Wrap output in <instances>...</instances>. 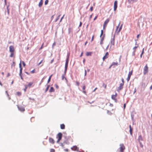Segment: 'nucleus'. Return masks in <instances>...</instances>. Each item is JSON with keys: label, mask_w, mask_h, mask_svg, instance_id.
<instances>
[{"label": "nucleus", "mask_w": 152, "mask_h": 152, "mask_svg": "<svg viewBox=\"0 0 152 152\" xmlns=\"http://www.w3.org/2000/svg\"><path fill=\"white\" fill-rule=\"evenodd\" d=\"M64 137L65 138V140L64 141V143L67 144H69L70 142H73V139L72 138L71 136H65Z\"/></svg>", "instance_id": "obj_1"}, {"label": "nucleus", "mask_w": 152, "mask_h": 152, "mask_svg": "<svg viewBox=\"0 0 152 152\" xmlns=\"http://www.w3.org/2000/svg\"><path fill=\"white\" fill-rule=\"evenodd\" d=\"M138 140L139 142L140 147L142 148L143 147V145L142 144V143L141 141H143V138L142 137V135H140L139 136L138 139Z\"/></svg>", "instance_id": "obj_2"}, {"label": "nucleus", "mask_w": 152, "mask_h": 152, "mask_svg": "<svg viewBox=\"0 0 152 152\" xmlns=\"http://www.w3.org/2000/svg\"><path fill=\"white\" fill-rule=\"evenodd\" d=\"M71 149L73 151H77L78 152H84V151H79V148L76 146L75 145L71 148Z\"/></svg>", "instance_id": "obj_3"}, {"label": "nucleus", "mask_w": 152, "mask_h": 152, "mask_svg": "<svg viewBox=\"0 0 152 152\" xmlns=\"http://www.w3.org/2000/svg\"><path fill=\"white\" fill-rule=\"evenodd\" d=\"M105 37V34H103V30H101V33L100 35V37L101 38V40L103 41L104 40V38Z\"/></svg>", "instance_id": "obj_4"}, {"label": "nucleus", "mask_w": 152, "mask_h": 152, "mask_svg": "<svg viewBox=\"0 0 152 152\" xmlns=\"http://www.w3.org/2000/svg\"><path fill=\"white\" fill-rule=\"evenodd\" d=\"M20 72L19 74V75L21 79L23 80V75H22V70H23V68L21 67L20 68Z\"/></svg>", "instance_id": "obj_5"}, {"label": "nucleus", "mask_w": 152, "mask_h": 152, "mask_svg": "<svg viewBox=\"0 0 152 152\" xmlns=\"http://www.w3.org/2000/svg\"><path fill=\"white\" fill-rule=\"evenodd\" d=\"M17 107L18 110L21 112H23L25 111V109L23 106L18 105Z\"/></svg>", "instance_id": "obj_6"}, {"label": "nucleus", "mask_w": 152, "mask_h": 152, "mask_svg": "<svg viewBox=\"0 0 152 152\" xmlns=\"http://www.w3.org/2000/svg\"><path fill=\"white\" fill-rule=\"evenodd\" d=\"M148 72V67L147 64L144 67V68L143 74L144 75H145Z\"/></svg>", "instance_id": "obj_7"}, {"label": "nucleus", "mask_w": 152, "mask_h": 152, "mask_svg": "<svg viewBox=\"0 0 152 152\" xmlns=\"http://www.w3.org/2000/svg\"><path fill=\"white\" fill-rule=\"evenodd\" d=\"M120 147L119 148L121 152H123L125 149V147L123 144H120Z\"/></svg>", "instance_id": "obj_8"}, {"label": "nucleus", "mask_w": 152, "mask_h": 152, "mask_svg": "<svg viewBox=\"0 0 152 152\" xmlns=\"http://www.w3.org/2000/svg\"><path fill=\"white\" fill-rule=\"evenodd\" d=\"M132 72H133V70H132L131 71H129V73L128 77H127V78H126V80L128 82L129 81V80L130 79L131 75H132Z\"/></svg>", "instance_id": "obj_9"}, {"label": "nucleus", "mask_w": 152, "mask_h": 152, "mask_svg": "<svg viewBox=\"0 0 152 152\" xmlns=\"http://www.w3.org/2000/svg\"><path fill=\"white\" fill-rule=\"evenodd\" d=\"M118 2L116 0L114 2V11H115L117 8Z\"/></svg>", "instance_id": "obj_10"}, {"label": "nucleus", "mask_w": 152, "mask_h": 152, "mask_svg": "<svg viewBox=\"0 0 152 152\" xmlns=\"http://www.w3.org/2000/svg\"><path fill=\"white\" fill-rule=\"evenodd\" d=\"M124 84L121 83L120 84V86L117 88V91L118 92L120 90L122 89L123 88Z\"/></svg>", "instance_id": "obj_11"}, {"label": "nucleus", "mask_w": 152, "mask_h": 152, "mask_svg": "<svg viewBox=\"0 0 152 152\" xmlns=\"http://www.w3.org/2000/svg\"><path fill=\"white\" fill-rule=\"evenodd\" d=\"M62 137V134L61 132H59L56 136V138L61 140Z\"/></svg>", "instance_id": "obj_12"}, {"label": "nucleus", "mask_w": 152, "mask_h": 152, "mask_svg": "<svg viewBox=\"0 0 152 152\" xmlns=\"http://www.w3.org/2000/svg\"><path fill=\"white\" fill-rule=\"evenodd\" d=\"M9 51L10 53H14L15 50L13 46H10L9 47Z\"/></svg>", "instance_id": "obj_13"}, {"label": "nucleus", "mask_w": 152, "mask_h": 152, "mask_svg": "<svg viewBox=\"0 0 152 152\" xmlns=\"http://www.w3.org/2000/svg\"><path fill=\"white\" fill-rule=\"evenodd\" d=\"M109 56V53L108 52H107L105 55L103 56L102 58V59L103 61H104L105 59H107L108 57Z\"/></svg>", "instance_id": "obj_14"}, {"label": "nucleus", "mask_w": 152, "mask_h": 152, "mask_svg": "<svg viewBox=\"0 0 152 152\" xmlns=\"http://www.w3.org/2000/svg\"><path fill=\"white\" fill-rule=\"evenodd\" d=\"M69 55L70 53H67L66 56V60L65 63L68 64Z\"/></svg>", "instance_id": "obj_15"}, {"label": "nucleus", "mask_w": 152, "mask_h": 152, "mask_svg": "<svg viewBox=\"0 0 152 152\" xmlns=\"http://www.w3.org/2000/svg\"><path fill=\"white\" fill-rule=\"evenodd\" d=\"M49 142L50 143L53 144L55 142V141L53 138L51 137H49Z\"/></svg>", "instance_id": "obj_16"}, {"label": "nucleus", "mask_w": 152, "mask_h": 152, "mask_svg": "<svg viewBox=\"0 0 152 152\" xmlns=\"http://www.w3.org/2000/svg\"><path fill=\"white\" fill-rule=\"evenodd\" d=\"M10 7V4H8L7 7V14L8 15H10V8H9Z\"/></svg>", "instance_id": "obj_17"}, {"label": "nucleus", "mask_w": 152, "mask_h": 152, "mask_svg": "<svg viewBox=\"0 0 152 152\" xmlns=\"http://www.w3.org/2000/svg\"><path fill=\"white\" fill-rule=\"evenodd\" d=\"M137 0H128V2L129 4H133L134 2H137Z\"/></svg>", "instance_id": "obj_18"}, {"label": "nucleus", "mask_w": 152, "mask_h": 152, "mask_svg": "<svg viewBox=\"0 0 152 152\" xmlns=\"http://www.w3.org/2000/svg\"><path fill=\"white\" fill-rule=\"evenodd\" d=\"M122 26H123V24H121V25L120 27L119 28V29L116 32V34H119V32L121 30V29H122Z\"/></svg>", "instance_id": "obj_19"}, {"label": "nucleus", "mask_w": 152, "mask_h": 152, "mask_svg": "<svg viewBox=\"0 0 152 152\" xmlns=\"http://www.w3.org/2000/svg\"><path fill=\"white\" fill-rule=\"evenodd\" d=\"M115 44V40L114 39L112 38L111 39V45H114Z\"/></svg>", "instance_id": "obj_20"}, {"label": "nucleus", "mask_w": 152, "mask_h": 152, "mask_svg": "<svg viewBox=\"0 0 152 152\" xmlns=\"http://www.w3.org/2000/svg\"><path fill=\"white\" fill-rule=\"evenodd\" d=\"M55 91L53 87H51L50 88V89L49 90V92L50 93L54 92Z\"/></svg>", "instance_id": "obj_21"}, {"label": "nucleus", "mask_w": 152, "mask_h": 152, "mask_svg": "<svg viewBox=\"0 0 152 152\" xmlns=\"http://www.w3.org/2000/svg\"><path fill=\"white\" fill-rule=\"evenodd\" d=\"M42 4H43V1H42V0H41L39 4V5H38L39 7H41L42 5Z\"/></svg>", "instance_id": "obj_22"}, {"label": "nucleus", "mask_w": 152, "mask_h": 152, "mask_svg": "<svg viewBox=\"0 0 152 152\" xmlns=\"http://www.w3.org/2000/svg\"><path fill=\"white\" fill-rule=\"evenodd\" d=\"M92 53V52H87L86 54V55L87 56H91Z\"/></svg>", "instance_id": "obj_23"}, {"label": "nucleus", "mask_w": 152, "mask_h": 152, "mask_svg": "<svg viewBox=\"0 0 152 152\" xmlns=\"http://www.w3.org/2000/svg\"><path fill=\"white\" fill-rule=\"evenodd\" d=\"M110 21L109 18L107 19L104 22V24L106 25Z\"/></svg>", "instance_id": "obj_24"}, {"label": "nucleus", "mask_w": 152, "mask_h": 152, "mask_svg": "<svg viewBox=\"0 0 152 152\" xmlns=\"http://www.w3.org/2000/svg\"><path fill=\"white\" fill-rule=\"evenodd\" d=\"M60 128L61 129H64L65 128V125L64 124H62L60 125Z\"/></svg>", "instance_id": "obj_25"}, {"label": "nucleus", "mask_w": 152, "mask_h": 152, "mask_svg": "<svg viewBox=\"0 0 152 152\" xmlns=\"http://www.w3.org/2000/svg\"><path fill=\"white\" fill-rule=\"evenodd\" d=\"M52 75H53L52 74L51 75H50L49 76V78L48 79V82H47V83H48L50 82V81L51 80V77H52Z\"/></svg>", "instance_id": "obj_26"}, {"label": "nucleus", "mask_w": 152, "mask_h": 152, "mask_svg": "<svg viewBox=\"0 0 152 152\" xmlns=\"http://www.w3.org/2000/svg\"><path fill=\"white\" fill-rule=\"evenodd\" d=\"M50 86L49 85H47V87L45 90V93H46L47 91L48 90V89H49Z\"/></svg>", "instance_id": "obj_27"}, {"label": "nucleus", "mask_w": 152, "mask_h": 152, "mask_svg": "<svg viewBox=\"0 0 152 152\" xmlns=\"http://www.w3.org/2000/svg\"><path fill=\"white\" fill-rule=\"evenodd\" d=\"M133 129H129V131L130 134L131 136L132 135V134H133L132 131H133Z\"/></svg>", "instance_id": "obj_28"}, {"label": "nucleus", "mask_w": 152, "mask_h": 152, "mask_svg": "<svg viewBox=\"0 0 152 152\" xmlns=\"http://www.w3.org/2000/svg\"><path fill=\"white\" fill-rule=\"evenodd\" d=\"M68 64H66V63L65 64V67H64V69L67 70V68H68Z\"/></svg>", "instance_id": "obj_29"}, {"label": "nucleus", "mask_w": 152, "mask_h": 152, "mask_svg": "<svg viewBox=\"0 0 152 152\" xmlns=\"http://www.w3.org/2000/svg\"><path fill=\"white\" fill-rule=\"evenodd\" d=\"M112 64H113V66L114 65H115L116 66H118V64L117 62H113L112 63Z\"/></svg>", "instance_id": "obj_30"}, {"label": "nucleus", "mask_w": 152, "mask_h": 152, "mask_svg": "<svg viewBox=\"0 0 152 152\" xmlns=\"http://www.w3.org/2000/svg\"><path fill=\"white\" fill-rule=\"evenodd\" d=\"M33 84V83L32 82H30L29 83L28 85L27 86V87H30Z\"/></svg>", "instance_id": "obj_31"}, {"label": "nucleus", "mask_w": 152, "mask_h": 152, "mask_svg": "<svg viewBox=\"0 0 152 152\" xmlns=\"http://www.w3.org/2000/svg\"><path fill=\"white\" fill-rule=\"evenodd\" d=\"M139 46V45H137V46H135V47H134L133 48V51H136V50H135V49L137 48Z\"/></svg>", "instance_id": "obj_32"}, {"label": "nucleus", "mask_w": 152, "mask_h": 152, "mask_svg": "<svg viewBox=\"0 0 152 152\" xmlns=\"http://www.w3.org/2000/svg\"><path fill=\"white\" fill-rule=\"evenodd\" d=\"M16 93H17V95L18 96H20L21 95V93L20 92H18H18H16Z\"/></svg>", "instance_id": "obj_33"}, {"label": "nucleus", "mask_w": 152, "mask_h": 152, "mask_svg": "<svg viewBox=\"0 0 152 152\" xmlns=\"http://www.w3.org/2000/svg\"><path fill=\"white\" fill-rule=\"evenodd\" d=\"M60 16V15H59L57 17V18H56V20L55 21V22H56L57 21V20L59 19Z\"/></svg>", "instance_id": "obj_34"}, {"label": "nucleus", "mask_w": 152, "mask_h": 152, "mask_svg": "<svg viewBox=\"0 0 152 152\" xmlns=\"http://www.w3.org/2000/svg\"><path fill=\"white\" fill-rule=\"evenodd\" d=\"M66 72H67V70L64 69V73L63 74V75H64V76H65V75H66Z\"/></svg>", "instance_id": "obj_35"}, {"label": "nucleus", "mask_w": 152, "mask_h": 152, "mask_svg": "<svg viewBox=\"0 0 152 152\" xmlns=\"http://www.w3.org/2000/svg\"><path fill=\"white\" fill-rule=\"evenodd\" d=\"M120 25V23L116 27V29L115 33H116V32L118 31V29Z\"/></svg>", "instance_id": "obj_36"}, {"label": "nucleus", "mask_w": 152, "mask_h": 152, "mask_svg": "<svg viewBox=\"0 0 152 152\" xmlns=\"http://www.w3.org/2000/svg\"><path fill=\"white\" fill-rule=\"evenodd\" d=\"M111 98L112 99H113V100H114L116 98V97H115V96H114V95H113L112 96H111Z\"/></svg>", "instance_id": "obj_37"}, {"label": "nucleus", "mask_w": 152, "mask_h": 152, "mask_svg": "<svg viewBox=\"0 0 152 152\" xmlns=\"http://www.w3.org/2000/svg\"><path fill=\"white\" fill-rule=\"evenodd\" d=\"M54 86L56 88L58 89L59 88V86L58 85L56 84H55L54 85Z\"/></svg>", "instance_id": "obj_38"}, {"label": "nucleus", "mask_w": 152, "mask_h": 152, "mask_svg": "<svg viewBox=\"0 0 152 152\" xmlns=\"http://www.w3.org/2000/svg\"><path fill=\"white\" fill-rule=\"evenodd\" d=\"M102 86L103 87H104L105 89L106 88L107 85L106 84H105L104 83H103Z\"/></svg>", "instance_id": "obj_39"}, {"label": "nucleus", "mask_w": 152, "mask_h": 152, "mask_svg": "<svg viewBox=\"0 0 152 152\" xmlns=\"http://www.w3.org/2000/svg\"><path fill=\"white\" fill-rule=\"evenodd\" d=\"M68 34H69L70 33V32H71V28L70 27H69V28L68 29Z\"/></svg>", "instance_id": "obj_40"}, {"label": "nucleus", "mask_w": 152, "mask_h": 152, "mask_svg": "<svg viewBox=\"0 0 152 152\" xmlns=\"http://www.w3.org/2000/svg\"><path fill=\"white\" fill-rule=\"evenodd\" d=\"M48 0H46L45 2V4L46 5L48 4Z\"/></svg>", "instance_id": "obj_41"}, {"label": "nucleus", "mask_w": 152, "mask_h": 152, "mask_svg": "<svg viewBox=\"0 0 152 152\" xmlns=\"http://www.w3.org/2000/svg\"><path fill=\"white\" fill-rule=\"evenodd\" d=\"M14 54V53H11V54L10 55V57H13Z\"/></svg>", "instance_id": "obj_42"}, {"label": "nucleus", "mask_w": 152, "mask_h": 152, "mask_svg": "<svg viewBox=\"0 0 152 152\" xmlns=\"http://www.w3.org/2000/svg\"><path fill=\"white\" fill-rule=\"evenodd\" d=\"M15 66V63L14 61H13L12 64L11 65V67H12V66Z\"/></svg>", "instance_id": "obj_43"}, {"label": "nucleus", "mask_w": 152, "mask_h": 152, "mask_svg": "<svg viewBox=\"0 0 152 152\" xmlns=\"http://www.w3.org/2000/svg\"><path fill=\"white\" fill-rule=\"evenodd\" d=\"M55 150L54 149H50V152H55Z\"/></svg>", "instance_id": "obj_44"}, {"label": "nucleus", "mask_w": 152, "mask_h": 152, "mask_svg": "<svg viewBox=\"0 0 152 152\" xmlns=\"http://www.w3.org/2000/svg\"><path fill=\"white\" fill-rule=\"evenodd\" d=\"M76 85L77 86H79V84H80V83L77 81H76Z\"/></svg>", "instance_id": "obj_45"}, {"label": "nucleus", "mask_w": 152, "mask_h": 152, "mask_svg": "<svg viewBox=\"0 0 152 152\" xmlns=\"http://www.w3.org/2000/svg\"><path fill=\"white\" fill-rule=\"evenodd\" d=\"M144 52L143 51H142L140 55V58H142V56L143 55V54L144 53Z\"/></svg>", "instance_id": "obj_46"}, {"label": "nucleus", "mask_w": 152, "mask_h": 152, "mask_svg": "<svg viewBox=\"0 0 152 152\" xmlns=\"http://www.w3.org/2000/svg\"><path fill=\"white\" fill-rule=\"evenodd\" d=\"M27 87H28L27 86H26H26H25V88H24V91L25 92H26V90L27 89Z\"/></svg>", "instance_id": "obj_47"}, {"label": "nucleus", "mask_w": 152, "mask_h": 152, "mask_svg": "<svg viewBox=\"0 0 152 152\" xmlns=\"http://www.w3.org/2000/svg\"><path fill=\"white\" fill-rule=\"evenodd\" d=\"M121 81H122V83H122L124 84V79L123 78H122L121 79Z\"/></svg>", "instance_id": "obj_48"}, {"label": "nucleus", "mask_w": 152, "mask_h": 152, "mask_svg": "<svg viewBox=\"0 0 152 152\" xmlns=\"http://www.w3.org/2000/svg\"><path fill=\"white\" fill-rule=\"evenodd\" d=\"M65 77L64 76V75H62L61 79L62 80H63Z\"/></svg>", "instance_id": "obj_49"}, {"label": "nucleus", "mask_w": 152, "mask_h": 152, "mask_svg": "<svg viewBox=\"0 0 152 152\" xmlns=\"http://www.w3.org/2000/svg\"><path fill=\"white\" fill-rule=\"evenodd\" d=\"M35 69H34L32 71H31V73H34L35 72Z\"/></svg>", "instance_id": "obj_50"}, {"label": "nucleus", "mask_w": 152, "mask_h": 152, "mask_svg": "<svg viewBox=\"0 0 152 152\" xmlns=\"http://www.w3.org/2000/svg\"><path fill=\"white\" fill-rule=\"evenodd\" d=\"M22 64H23V66H26V64L24 61H22Z\"/></svg>", "instance_id": "obj_51"}, {"label": "nucleus", "mask_w": 152, "mask_h": 152, "mask_svg": "<svg viewBox=\"0 0 152 152\" xmlns=\"http://www.w3.org/2000/svg\"><path fill=\"white\" fill-rule=\"evenodd\" d=\"M19 68H21V67H22V65H21V61H20V62L19 64Z\"/></svg>", "instance_id": "obj_52"}, {"label": "nucleus", "mask_w": 152, "mask_h": 152, "mask_svg": "<svg viewBox=\"0 0 152 152\" xmlns=\"http://www.w3.org/2000/svg\"><path fill=\"white\" fill-rule=\"evenodd\" d=\"M90 10L91 11H93V7L92 6H91L90 9Z\"/></svg>", "instance_id": "obj_53"}, {"label": "nucleus", "mask_w": 152, "mask_h": 152, "mask_svg": "<svg viewBox=\"0 0 152 152\" xmlns=\"http://www.w3.org/2000/svg\"><path fill=\"white\" fill-rule=\"evenodd\" d=\"M135 52L134 51H133L132 53V55L134 56L135 55Z\"/></svg>", "instance_id": "obj_54"}, {"label": "nucleus", "mask_w": 152, "mask_h": 152, "mask_svg": "<svg viewBox=\"0 0 152 152\" xmlns=\"http://www.w3.org/2000/svg\"><path fill=\"white\" fill-rule=\"evenodd\" d=\"M86 74H87L86 70V69H85V74H84V76H86Z\"/></svg>", "instance_id": "obj_55"}, {"label": "nucleus", "mask_w": 152, "mask_h": 152, "mask_svg": "<svg viewBox=\"0 0 152 152\" xmlns=\"http://www.w3.org/2000/svg\"><path fill=\"white\" fill-rule=\"evenodd\" d=\"M64 15L61 18V19H60V22H61V20H62V19H63V18H64Z\"/></svg>", "instance_id": "obj_56"}, {"label": "nucleus", "mask_w": 152, "mask_h": 152, "mask_svg": "<svg viewBox=\"0 0 152 152\" xmlns=\"http://www.w3.org/2000/svg\"><path fill=\"white\" fill-rule=\"evenodd\" d=\"M100 44L101 45H102L103 44V41L100 40Z\"/></svg>", "instance_id": "obj_57"}, {"label": "nucleus", "mask_w": 152, "mask_h": 152, "mask_svg": "<svg viewBox=\"0 0 152 152\" xmlns=\"http://www.w3.org/2000/svg\"><path fill=\"white\" fill-rule=\"evenodd\" d=\"M126 107V104L124 103V110L125 109Z\"/></svg>", "instance_id": "obj_58"}, {"label": "nucleus", "mask_w": 152, "mask_h": 152, "mask_svg": "<svg viewBox=\"0 0 152 152\" xmlns=\"http://www.w3.org/2000/svg\"><path fill=\"white\" fill-rule=\"evenodd\" d=\"M54 15H52L51 18V20L52 21V20L53 19V18H54Z\"/></svg>", "instance_id": "obj_59"}, {"label": "nucleus", "mask_w": 152, "mask_h": 152, "mask_svg": "<svg viewBox=\"0 0 152 152\" xmlns=\"http://www.w3.org/2000/svg\"><path fill=\"white\" fill-rule=\"evenodd\" d=\"M5 92H6V93L7 94V96H9V94H8V93L7 92V91H6Z\"/></svg>", "instance_id": "obj_60"}, {"label": "nucleus", "mask_w": 152, "mask_h": 152, "mask_svg": "<svg viewBox=\"0 0 152 152\" xmlns=\"http://www.w3.org/2000/svg\"><path fill=\"white\" fill-rule=\"evenodd\" d=\"M131 118H132V119L133 122V123H134L135 121L134 120V117H132Z\"/></svg>", "instance_id": "obj_61"}, {"label": "nucleus", "mask_w": 152, "mask_h": 152, "mask_svg": "<svg viewBox=\"0 0 152 152\" xmlns=\"http://www.w3.org/2000/svg\"><path fill=\"white\" fill-rule=\"evenodd\" d=\"M86 88V86H83L82 87L83 90H84Z\"/></svg>", "instance_id": "obj_62"}, {"label": "nucleus", "mask_w": 152, "mask_h": 152, "mask_svg": "<svg viewBox=\"0 0 152 152\" xmlns=\"http://www.w3.org/2000/svg\"><path fill=\"white\" fill-rule=\"evenodd\" d=\"M98 17V15H96L95 16V17L94 18V20H96V19Z\"/></svg>", "instance_id": "obj_63"}, {"label": "nucleus", "mask_w": 152, "mask_h": 152, "mask_svg": "<svg viewBox=\"0 0 152 152\" xmlns=\"http://www.w3.org/2000/svg\"><path fill=\"white\" fill-rule=\"evenodd\" d=\"M115 101V102L116 103H117L118 102V100L116 98L114 100Z\"/></svg>", "instance_id": "obj_64"}]
</instances>
